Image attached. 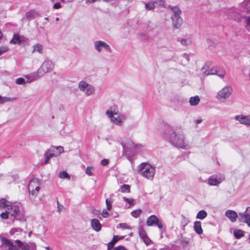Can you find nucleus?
<instances>
[{"mask_svg":"<svg viewBox=\"0 0 250 250\" xmlns=\"http://www.w3.org/2000/svg\"><path fill=\"white\" fill-rule=\"evenodd\" d=\"M165 135L173 146L186 149L189 148L184 134L175 131L174 128L169 125L165 126Z\"/></svg>","mask_w":250,"mask_h":250,"instance_id":"f257e3e1","label":"nucleus"},{"mask_svg":"<svg viewBox=\"0 0 250 250\" xmlns=\"http://www.w3.org/2000/svg\"><path fill=\"white\" fill-rule=\"evenodd\" d=\"M0 250H29V247L26 243L20 240L12 241L6 238H1Z\"/></svg>","mask_w":250,"mask_h":250,"instance_id":"f03ea898","label":"nucleus"},{"mask_svg":"<svg viewBox=\"0 0 250 250\" xmlns=\"http://www.w3.org/2000/svg\"><path fill=\"white\" fill-rule=\"evenodd\" d=\"M138 172L143 177L152 180L155 173V167L148 163H142L137 167Z\"/></svg>","mask_w":250,"mask_h":250,"instance_id":"7ed1b4c3","label":"nucleus"},{"mask_svg":"<svg viewBox=\"0 0 250 250\" xmlns=\"http://www.w3.org/2000/svg\"><path fill=\"white\" fill-rule=\"evenodd\" d=\"M64 152L63 147L62 146H52L44 153L45 164L49 163L50 159L54 157H56Z\"/></svg>","mask_w":250,"mask_h":250,"instance_id":"20e7f679","label":"nucleus"},{"mask_svg":"<svg viewBox=\"0 0 250 250\" xmlns=\"http://www.w3.org/2000/svg\"><path fill=\"white\" fill-rule=\"evenodd\" d=\"M78 88L87 96L92 95L95 93V88L93 85L84 81H81L78 83Z\"/></svg>","mask_w":250,"mask_h":250,"instance_id":"39448f33","label":"nucleus"},{"mask_svg":"<svg viewBox=\"0 0 250 250\" xmlns=\"http://www.w3.org/2000/svg\"><path fill=\"white\" fill-rule=\"evenodd\" d=\"M54 66V65L52 61L49 60L45 61L37 72L38 77H42L44 74L52 71Z\"/></svg>","mask_w":250,"mask_h":250,"instance_id":"423d86ee","label":"nucleus"},{"mask_svg":"<svg viewBox=\"0 0 250 250\" xmlns=\"http://www.w3.org/2000/svg\"><path fill=\"white\" fill-rule=\"evenodd\" d=\"M40 189L39 180L37 178L32 179L28 185V190L29 194L33 196H36Z\"/></svg>","mask_w":250,"mask_h":250,"instance_id":"0eeeda50","label":"nucleus"},{"mask_svg":"<svg viewBox=\"0 0 250 250\" xmlns=\"http://www.w3.org/2000/svg\"><path fill=\"white\" fill-rule=\"evenodd\" d=\"M232 91L229 86H226L219 90L216 95V98L220 100H226L229 98Z\"/></svg>","mask_w":250,"mask_h":250,"instance_id":"6e6552de","label":"nucleus"},{"mask_svg":"<svg viewBox=\"0 0 250 250\" xmlns=\"http://www.w3.org/2000/svg\"><path fill=\"white\" fill-rule=\"evenodd\" d=\"M225 180V177L221 174L213 175L209 177L208 180V183L209 186H218Z\"/></svg>","mask_w":250,"mask_h":250,"instance_id":"1a4fd4ad","label":"nucleus"},{"mask_svg":"<svg viewBox=\"0 0 250 250\" xmlns=\"http://www.w3.org/2000/svg\"><path fill=\"white\" fill-rule=\"evenodd\" d=\"M94 49L99 53H101L103 48H104L106 51L111 52V47L105 42L102 41H96L94 42Z\"/></svg>","mask_w":250,"mask_h":250,"instance_id":"9d476101","label":"nucleus"},{"mask_svg":"<svg viewBox=\"0 0 250 250\" xmlns=\"http://www.w3.org/2000/svg\"><path fill=\"white\" fill-rule=\"evenodd\" d=\"M239 221L246 223L250 227V207L247 208L245 211L239 213Z\"/></svg>","mask_w":250,"mask_h":250,"instance_id":"9b49d317","label":"nucleus"},{"mask_svg":"<svg viewBox=\"0 0 250 250\" xmlns=\"http://www.w3.org/2000/svg\"><path fill=\"white\" fill-rule=\"evenodd\" d=\"M216 75L220 78H223L226 75V71L222 67L216 66L209 69L206 75Z\"/></svg>","mask_w":250,"mask_h":250,"instance_id":"f8f14e48","label":"nucleus"},{"mask_svg":"<svg viewBox=\"0 0 250 250\" xmlns=\"http://www.w3.org/2000/svg\"><path fill=\"white\" fill-rule=\"evenodd\" d=\"M10 216L14 217L13 219L21 220L22 218L23 215L21 213L19 207L17 205H10Z\"/></svg>","mask_w":250,"mask_h":250,"instance_id":"ddd939ff","label":"nucleus"},{"mask_svg":"<svg viewBox=\"0 0 250 250\" xmlns=\"http://www.w3.org/2000/svg\"><path fill=\"white\" fill-rule=\"evenodd\" d=\"M110 119V121L114 124L118 125H123L124 121H125L126 117L124 114L121 113L112 116V117H109Z\"/></svg>","mask_w":250,"mask_h":250,"instance_id":"4468645a","label":"nucleus"},{"mask_svg":"<svg viewBox=\"0 0 250 250\" xmlns=\"http://www.w3.org/2000/svg\"><path fill=\"white\" fill-rule=\"evenodd\" d=\"M229 18L234 21L239 22L243 19L245 18V16L239 13L238 9H234L231 10L229 13Z\"/></svg>","mask_w":250,"mask_h":250,"instance_id":"2eb2a0df","label":"nucleus"},{"mask_svg":"<svg viewBox=\"0 0 250 250\" xmlns=\"http://www.w3.org/2000/svg\"><path fill=\"white\" fill-rule=\"evenodd\" d=\"M234 119L239 121L241 124L250 126V115H238L234 117Z\"/></svg>","mask_w":250,"mask_h":250,"instance_id":"dca6fc26","label":"nucleus"},{"mask_svg":"<svg viewBox=\"0 0 250 250\" xmlns=\"http://www.w3.org/2000/svg\"><path fill=\"white\" fill-rule=\"evenodd\" d=\"M165 3L164 0H160L159 1L150 0L148 2H144V4L146 10H152L155 8V4H159V5H164Z\"/></svg>","mask_w":250,"mask_h":250,"instance_id":"f3484780","label":"nucleus"},{"mask_svg":"<svg viewBox=\"0 0 250 250\" xmlns=\"http://www.w3.org/2000/svg\"><path fill=\"white\" fill-rule=\"evenodd\" d=\"M171 20L172 21L173 27L175 29H178L181 26L183 23V19L181 16H171Z\"/></svg>","mask_w":250,"mask_h":250,"instance_id":"a211bd4d","label":"nucleus"},{"mask_svg":"<svg viewBox=\"0 0 250 250\" xmlns=\"http://www.w3.org/2000/svg\"><path fill=\"white\" fill-rule=\"evenodd\" d=\"M225 215L232 222H235L238 217L236 212L232 210H227L225 212Z\"/></svg>","mask_w":250,"mask_h":250,"instance_id":"6ab92c4d","label":"nucleus"},{"mask_svg":"<svg viewBox=\"0 0 250 250\" xmlns=\"http://www.w3.org/2000/svg\"><path fill=\"white\" fill-rule=\"evenodd\" d=\"M105 113L108 118H109L112 117V116L117 115L120 113L119 112V109L117 106L116 105H113L110 106L109 108L106 110Z\"/></svg>","mask_w":250,"mask_h":250,"instance_id":"aec40b11","label":"nucleus"},{"mask_svg":"<svg viewBox=\"0 0 250 250\" xmlns=\"http://www.w3.org/2000/svg\"><path fill=\"white\" fill-rule=\"evenodd\" d=\"M91 226L96 231L98 232L101 229L102 226L97 219H93L91 221Z\"/></svg>","mask_w":250,"mask_h":250,"instance_id":"412c9836","label":"nucleus"},{"mask_svg":"<svg viewBox=\"0 0 250 250\" xmlns=\"http://www.w3.org/2000/svg\"><path fill=\"white\" fill-rule=\"evenodd\" d=\"M158 220L159 219L156 215H152L147 218L146 223L148 226H152L156 225Z\"/></svg>","mask_w":250,"mask_h":250,"instance_id":"4be33fe9","label":"nucleus"},{"mask_svg":"<svg viewBox=\"0 0 250 250\" xmlns=\"http://www.w3.org/2000/svg\"><path fill=\"white\" fill-rule=\"evenodd\" d=\"M127 144L128 145L130 146V147L135 149V150L137 152L142 151L144 148V146L140 144H134V143L132 142H129Z\"/></svg>","mask_w":250,"mask_h":250,"instance_id":"5701e85b","label":"nucleus"},{"mask_svg":"<svg viewBox=\"0 0 250 250\" xmlns=\"http://www.w3.org/2000/svg\"><path fill=\"white\" fill-rule=\"evenodd\" d=\"M168 8L171 10L173 14L171 16H180L182 13L181 10L178 6L169 5Z\"/></svg>","mask_w":250,"mask_h":250,"instance_id":"b1692460","label":"nucleus"},{"mask_svg":"<svg viewBox=\"0 0 250 250\" xmlns=\"http://www.w3.org/2000/svg\"><path fill=\"white\" fill-rule=\"evenodd\" d=\"M194 230L198 234H201L203 233V229L201 227V223L200 221H195L193 226Z\"/></svg>","mask_w":250,"mask_h":250,"instance_id":"393cba45","label":"nucleus"},{"mask_svg":"<svg viewBox=\"0 0 250 250\" xmlns=\"http://www.w3.org/2000/svg\"><path fill=\"white\" fill-rule=\"evenodd\" d=\"M124 236H119L118 235H114L112 240L108 244V250L112 248L115 243L118 240L124 239Z\"/></svg>","mask_w":250,"mask_h":250,"instance_id":"a878e982","label":"nucleus"},{"mask_svg":"<svg viewBox=\"0 0 250 250\" xmlns=\"http://www.w3.org/2000/svg\"><path fill=\"white\" fill-rule=\"evenodd\" d=\"M9 202L6 201L5 199L2 198L0 199V208L3 209H7L10 210Z\"/></svg>","mask_w":250,"mask_h":250,"instance_id":"bb28decb","label":"nucleus"},{"mask_svg":"<svg viewBox=\"0 0 250 250\" xmlns=\"http://www.w3.org/2000/svg\"><path fill=\"white\" fill-rule=\"evenodd\" d=\"M200 100L199 97L195 96L190 98L189 103L191 105L195 106L199 103Z\"/></svg>","mask_w":250,"mask_h":250,"instance_id":"cd10ccee","label":"nucleus"},{"mask_svg":"<svg viewBox=\"0 0 250 250\" xmlns=\"http://www.w3.org/2000/svg\"><path fill=\"white\" fill-rule=\"evenodd\" d=\"M33 50L32 51L33 53L37 51L40 54L42 53L43 46L42 44H39V43H37L33 45Z\"/></svg>","mask_w":250,"mask_h":250,"instance_id":"c85d7f7f","label":"nucleus"},{"mask_svg":"<svg viewBox=\"0 0 250 250\" xmlns=\"http://www.w3.org/2000/svg\"><path fill=\"white\" fill-rule=\"evenodd\" d=\"M233 234L236 239H240L244 236V231L241 229H236L234 231Z\"/></svg>","mask_w":250,"mask_h":250,"instance_id":"c756f323","label":"nucleus"},{"mask_svg":"<svg viewBox=\"0 0 250 250\" xmlns=\"http://www.w3.org/2000/svg\"><path fill=\"white\" fill-rule=\"evenodd\" d=\"M207 216V213L204 210L199 211L196 215V218L203 220Z\"/></svg>","mask_w":250,"mask_h":250,"instance_id":"7c9ffc66","label":"nucleus"},{"mask_svg":"<svg viewBox=\"0 0 250 250\" xmlns=\"http://www.w3.org/2000/svg\"><path fill=\"white\" fill-rule=\"evenodd\" d=\"M138 232L140 237L141 239L147 235L145 230H144L143 225H139L138 228Z\"/></svg>","mask_w":250,"mask_h":250,"instance_id":"2f4dec72","label":"nucleus"},{"mask_svg":"<svg viewBox=\"0 0 250 250\" xmlns=\"http://www.w3.org/2000/svg\"><path fill=\"white\" fill-rule=\"evenodd\" d=\"M59 177L61 179H66L70 180V177L68 174L65 171H61L59 174Z\"/></svg>","mask_w":250,"mask_h":250,"instance_id":"473e14b6","label":"nucleus"},{"mask_svg":"<svg viewBox=\"0 0 250 250\" xmlns=\"http://www.w3.org/2000/svg\"><path fill=\"white\" fill-rule=\"evenodd\" d=\"M14 44L20 43L21 42L20 37L19 35H14L13 39L10 42Z\"/></svg>","mask_w":250,"mask_h":250,"instance_id":"72a5a7b5","label":"nucleus"},{"mask_svg":"<svg viewBox=\"0 0 250 250\" xmlns=\"http://www.w3.org/2000/svg\"><path fill=\"white\" fill-rule=\"evenodd\" d=\"M142 210L140 209L134 210L131 212V215L134 218H137L142 213Z\"/></svg>","mask_w":250,"mask_h":250,"instance_id":"f704fd0d","label":"nucleus"},{"mask_svg":"<svg viewBox=\"0 0 250 250\" xmlns=\"http://www.w3.org/2000/svg\"><path fill=\"white\" fill-rule=\"evenodd\" d=\"M112 200L111 198H107L105 200L106 208L107 210H110L112 208Z\"/></svg>","mask_w":250,"mask_h":250,"instance_id":"c9c22d12","label":"nucleus"},{"mask_svg":"<svg viewBox=\"0 0 250 250\" xmlns=\"http://www.w3.org/2000/svg\"><path fill=\"white\" fill-rule=\"evenodd\" d=\"M122 192H130V186L128 185H124L121 187Z\"/></svg>","mask_w":250,"mask_h":250,"instance_id":"e433bc0d","label":"nucleus"},{"mask_svg":"<svg viewBox=\"0 0 250 250\" xmlns=\"http://www.w3.org/2000/svg\"><path fill=\"white\" fill-rule=\"evenodd\" d=\"M9 214L10 215V212L9 210L7 209L5 212H2L0 214V216L3 219H6L8 218Z\"/></svg>","mask_w":250,"mask_h":250,"instance_id":"4c0bfd02","label":"nucleus"},{"mask_svg":"<svg viewBox=\"0 0 250 250\" xmlns=\"http://www.w3.org/2000/svg\"><path fill=\"white\" fill-rule=\"evenodd\" d=\"M178 41L180 42L183 45H188L190 44L191 41L189 39H181L178 40Z\"/></svg>","mask_w":250,"mask_h":250,"instance_id":"58836bf2","label":"nucleus"},{"mask_svg":"<svg viewBox=\"0 0 250 250\" xmlns=\"http://www.w3.org/2000/svg\"><path fill=\"white\" fill-rule=\"evenodd\" d=\"M15 83L17 84H24L25 83V80L22 78H19L16 79Z\"/></svg>","mask_w":250,"mask_h":250,"instance_id":"ea45409f","label":"nucleus"},{"mask_svg":"<svg viewBox=\"0 0 250 250\" xmlns=\"http://www.w3.org/2000/svg\"><path fill=\"white\" fill-rule=\"evenodd\" d=\"M22 231V229L20 228H13L12 229L9 233L11 235H13L16 232H21Z\"/></svg>","mask_w":250,"mask_h":250,"instance_id":"a19ab883","label":"nucleus"},{"mask_svg":"<svg viewBox=\"0 0 250 250\" xmlns=\"http://www.w3.org/2000/svg\"><path fill=\"white\" fill-rule=\"evenodd\" d=\"M142 239L147 246L149 245L152 243L151 240L148 237L147 235L146 236Z\"/></svg>","mask_w":250,"mask_h":250,"instance_id":"79ce46f5","label":"nucleus"},{"mask_svg":"<svg viewBox=\"0 0 250 250\" xmlns=\"http://www.w3.org/2000/svg\"><path fill=\"white\" fill-rule=\"evenodd\" d=\"M123 199L125 201H126L130 205L133 206L134 205V200L133 199H129L126 197H124Z\"/></svg>","mask_w":250,"mask_h":250,"instance_id":"37998d69","label":"nucleus"},{"mask_svg":"<svg viewBox=\"0 0 250 250\" xmlns=\"http://www.w3.org/2000/svg\"><path fill=\"white\" fill-rule=\"evenodd\" d=\"M52 2H56L53 5V8L54 9H59L61 7V3L59 2H57V0H51Z\"/></svg>","mask_w":250,"mask_h":250,"instance_id":"c03bdc74","label":"nucleus"},{"mask_svg":"<svg viewBox=\"0 0 250 250\" xmlns=\"http://www.w3.org/2000/svg\"><path fill=\"white\" fill-rule=\"evenodd\" d=\"M92 169V167H88L86 168L85 170V173L87 174L89 176H92L93 175V173L91 171V169Z\"/></svg>","mask_w":250,"mask_h":250,"instance_id":"a18cd8bd","label":"nucleus"},{"mask_svg":"<svg viewBox=\"0 0 250 250\" xmlns=\"http://www.w3.org/2000/svg\"><path fill=\"white\" fill-rule=\"evenodd\" d=\"M8 48L7 46H1L0 47V56L8 51Z\"/></svg>","mask_w":250,"mask_h":250,"instance_id":"49530a36","label":"nucleus"},{"mask_svg":"<svg viewBox=\"0 0 250 250\" xmlns=\"http://www.w3.org/2000/svg\"><path fill=\"white\" fill-rule=\"evenodd\" d=\"M250 12V0H249L246 4V7L244 9V12Z\"/></svg>","mask_w":250,"mask_h":250,"instance_id":"de8ad7c7","label":"nucleus"},{"mask_svg":"<svg viewBox=\"0 0 250 250\" xmlns=\"http://www.w3.org/2000/svg\"><path fill=\"white\" fill-rule=\"evenodd\" d=\"M156 225H157V227H158V228L161 229H163L164 228V224H163V222L161 221H160L159 219L158 221V223H156Z\"/></svg>","mask_w":250,"mask_h":250,"instance_id":"09e8293b","label":"nucleus"},{"mask_svg":"<svg viewBox=\"0 0 250 250\" xmlns=\"http://www.w3.org/2000/svg\"><path fill=\"white\" fill-rule=\"evenodd\" d=\"M102 216L104 218H107L109 216V213L106 209H104L102 213Z\"/></svg>","mask_w":250,"mask_h":250,"instance_id":"8fccbe9b","label":"nucleus"},{"mask_svg":"<svg viewBox=\"0 0 250 250\" xmlns=\"http://www.w3.org/2000/svg\"><path fill=\"white\" fill-rule=\"evenodd\" d=\"M57 208L59 212L62 211L63 208V206L62 205L60 204L59 201H57Z\"/></svg>","mask_w":250,"mask_h":250,"instance_id":"3c124183","label":"nucleus"},{"mask_svg":"<svg viewBox=\"0 0 250 250\" xmlns=\"http://www.w3.org/2000/svg\"><path fill=\"white\" fill-rule=\"evenodd\" d=\"M113 250H128L125 247L122 246H119L115 247Z\"/></svg>","mask_w":250,"mask_h":250,"instance_id":"603ef678","label":"nucleus"},{"mask_svg":"<svg viewBox=\"0 0 250 250\" xmlns=\"http://www.w3.org/2000/svg\"><path fill=\"white\" fill-rule=\"evenodd\" d=\"M245 18L247 25L250 27V16L247 17H245Z\"/></svg>","mask_w":250,"mask_h":250,"instance_id":"864d4df0","label":"nucleus"},{"mask_svg":"<svg viewBox=\"0 0 250 250\" xmlns=\"http://www.w3.org/2000/svg\"><path fill=\"white\" fill-rule=\"evenodd\" d=\"M101 164L103 166H106L108 164V161L107 159H103L101 161Z\"/></svg>","mask_w":250,"mask_h":250,"instance_id":"5fc2aeb1","label":"nucleus"},{"mask_svg":"<svg viewBox=\"0 0 250 250\" xmlns=\"http://www.w3.org/2000/svg\"><path fill=\"white\" fill-rule=\"evenodd\" d=\"M182 56L185 58L187 61H189V55L188 54H186V53H184L183 54Z\"/></svg>","mask_w":250,"mask_h":250,"instance_id":"6e6d98bb","label":"nucleus"},{"mask_svg":"<svg viewBox=\"0 0 250 250\" xmlns=\"http://www.w3.org/2000/svg\"><path fill=\"white\" fill-rule=\"evenodd\" d=\"M208 69V66L204 65L202 68V71L203 73L206 74L207 70Z\"/></svg>","mask_w":250,"mask_h":250,"instance_id":"4d7b16f0","label":"nucleus"},{"mask_svg":"<svg viewBox=\"0 0 250 250\" xmlns=\"http://www.w3.org/2000/svg\"><path fill=\"white\" fill-rule=\"evenodd\" d=\"M119 225H120L121 227L123 228L124 229H127V228H128V226H127V225L126 224H125V223H120V224H119Z\"/></svg>","mask_w":250,"mask_h":250,"instance_id":"13d9d810","label":"nucleus"},{"mask_svg":"<svg viewBox=\"0 0 250 250\" xmlns=\"http://www.w3.org/2000/svg\"><path fill=\"white\" fill-rule=\"evenodd\" d=\"M6 98H3L2 96H0V104H2L6 102L7 100L5 99Z\"/></svg>","mask_w":250,"mask_h":250,"instance_id":"bf43d9fd","label":"nucleus"},{"mask_svg":"<svg viewBox=\"0 0 250 250\" xmlns=\"http://www.w3.org/2000/svg\"><path fill=\"white\" fill-rule=\"evenodd\" d=\"M202 119L201 118H199L196 120H195L194 122L196 123V124H200L202 122Z\"/></svg>","mask_w":250,"mask_h":250,"instance_id":"052dcab7","label":"nucleus"},{"mask_svg":"<svg viewBox=\"0 0 250 250\" xmlns=\"http://www.w3.org/2000/svg\"><path fill=\"white\" fill-rule=\"evenodd\" d=\"M208 44V46H210L212 43V42L211 40H209V39H207V41H206Z\"/></svg>","mask_w":250,"mask_h":250,"instance_id":"680f3d73","label":"nucleus"},{"mask_svg":"<svg viewBox=\"0 0 250 250\" xmlns=\"http://www.w3.org/2000/svg\"><path fill=\"white\" fill-rule=\"evenodd\" d=\"M32 14H33V12H28L26 14V16L27 18H29Z\"/></svg>","mask_w":250,"mask_h":250,"instance_id":"e2e57ef3","label":"nucleus"},{"mask_svg":"<svg viewBox=\"0 0 250 250\" xmlns=\"http://www.w3.org/2000/svg\"><path fill=\"white\" fill-rule=\"evenodd\" d=\"M87 2L89 3H93L95 2L96 0H85Z\"/></svg>","mask_w":250,"mask_h":250,"instance_id":"0e129e2a","label":"nucleus"},{"mask_svg":"<svg viewBox=\"0 0 250 250\" xmlns=\"http://www.w3.org/2000/svg\"><path fill=\"white\" fill-rule=\"evenodd\" d=\"M122 146H123V148H124V149L125 151H126V145H125V144H122Z\"/></svg>","mask_w":250,"mask_h":250,"instance_id":"69168bd1","label":"nucleus"},{"mask_svg":"<svg viewBox=\"0 0 250 250\" xmlns=\"http://www.w3.org/2000/svg\"><path fill=\"white\" fill-rule=\"evenodd\" d=\"M36 80V78L34 77H32V78L30 79V80L29 81V82H32L33 81H35Z\"/></svg>","mask_w":250,"mask_h":250,"instance_id":"338daca9","label":"nucleus"},{"mask_svg":"<svg viewBox=\"0 0 250 250\" xmlns=\"http://www.w3.org/2000/svg\"><path fill=\"white\" fill-rule=\"evenodd\" d=\"M2 33L0 31V39H1L2 38Z\"/></svg>","mask_w":250,"mask_h":250,"instance_id":"774afa93","label":"nucleus"}]
</instances>
